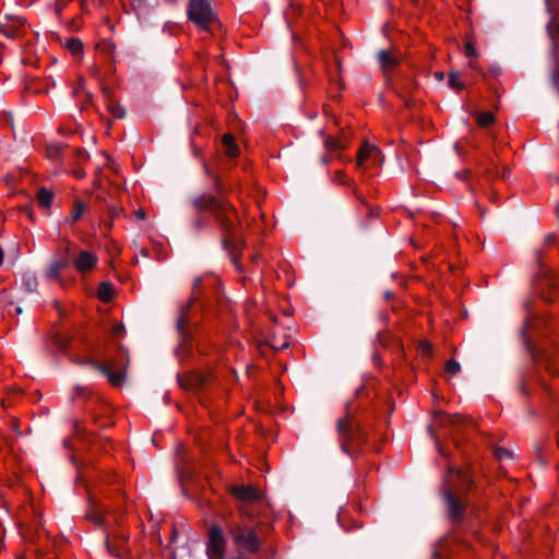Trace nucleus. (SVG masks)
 <instances>
[{
  "label": "nucleus",
  "mask_w": 559,
  "mask_h": 559,
  "mask_svg": "<svg viewBox=\"0 0 559 559\" xmlns=\"http://www.w3.org/2000/svg\"><path fill=\"white\" fill-rule=\"evenodd\" d=\"M370 160L373 163V165H382L383 163V156L381 152L374 153L372 156H370Z\"/></svg>",
  "instance_id": "24"
},
{
  "label": "nucleus",
  "mask_w": 559,
  "mask_h": 559,
  "mask_svg": "<svg viewBox=\"0 0 559 559\" xmlns=\"http://www.w3.org/2000/svg\"><path fill=\"white\" fill-rule=\"evenodd\" d=\"M444 499H445V502L448 504L450 515L452 518L459 516L460 515V510H461L460 503L456 502V500L454 499V497L450 492H447L444 495Z\"/></svg>",
  "instance_id": "12"
},
{
  "label": "nucleus",
  "mask_w": 559,
  "mask_h": 559,
  "mask_svg": "<svg viewBox=\"0 0 559 559\" xmlns=\"http://www.w3.org/2000/svg\"><path fill=\"white\" fill-rule=\"evenodd\" d=\"M7 20H9V16H7ZM11 22H2L0 21V26L2 31V35H4L8 38H13L17 35V27L22 26L24 24V19L21 16H14L10 17Z\"/></svg>",
  "instance_id": "7"
},
{
  "label": "nucleus",
  "mask_w": 559,
  "mask_h": 559,
  "mask_svg": "<svg viewBox=\"0 0 559 559\" xmlns=\"http://www.w3.org/2000/svg\"><path fill=\"white\" fill-rule=\"evenodd\" d=\"M324 145L326 148H338L340 147V142L333 138H328L324 142Z\"/></svg>",
  "instance_id": "22"
},
{
  "label": "nucleus",
  "mask_w": 559,
  "mask_h": 559,
  "mask_svg": "<svg viewBox=\"0 0 559 559\" xmlns=\"http://www.w3.org/2000/svg\"><path fill=\"white\" fill-rule=\"evenodd\" d=\"M96 262V254L90 251H81L78 258H75L73 261L75 269L81 273L92 270L95 266Z\"/></svg>",
  "instance_id": "5"
},
{
  "label": "nucleus",
  "mask_w": 559,
  "mask_h": 559,
  "mask_svg": "<svg viewBox=\"0 0 559 559\" xmlns=\"http://www.w3.org/2000/svg\"><path fill=\"white\" fill-rule=\"evenodd\" d=\"M66 47L71 51L72 55H80L83 49V44L80 39L70 38L66 43Z\"/></svg>",
  "instance_id": "15"
},
{
  "label": "nucleus",
  "mask_w": 559,
  "mask_h": 559,
  "mask_svg": "<svg viewBox=\"0 0 559 559\" xmlns=\"http://www.w3.org/2000/svg\"><path fill=\"white\" fill-rule=\"evenodd\" d=\"M477 121L480 126L487 127L495 121V116L491 112H481L478 115Z\"/></svg>",
  "instance_id": "17"
},
{
  "label": "nucleus",
  "mask_w": 559,
  "mask_h": 559,
  "mask_svg": "<svg viewBox=\"0 0 559 559\" xmlns=\"http://www.w3.org/2000/svg\"><path fill=\"white\" fill-rule=\"evenodd\" d=\"M270 345L273 349L281 350L288 346V342L286 340L280 342V341H276L275 338H272V340H270Z\"/></svg>",
  "instance_id": "19"
},
{
  "label": "nucleus",
  "mask_w": 559,
  "mask_h": 559,
  "mask_svg": "<svg viewBox=\"0 0 559 559\" xmlns=\"http://www.w3.org/2000/svg\"><path fill=\"white\" fill-rule=\"evenodd\" d=\"M374 153H379V148L376 145L365 143L357 155V164L360 166L365 160L370 159Z\"/></svg>",
  "instance_id": "8"
},
{
  "label": "nucleus",
  "mask_w": 559,
  "mask_h": 559,
  "mask_svg": "<svg viewBox=\"0 0 559 559\" xmlns=\"http://www.w3.org/2000/svg\"><path fill=\"white\" fill-rule=\"evenodd\" d=\"M112 115L118 118H122L124 116V110L120 108L119 106H116L112 110Z\"/></svg>",
  "instance_id": "25"
},
{
  "label": "nucleus",
  "mask_w": 559,
  "mask_h": 559,
  "mask_svg": "<svg viewBox=\"0 0 559 559\" xmlns=\"http://www.w3.org/2000/svg\"><path fill=\"white\" fill-rule=\"evenodd\" d=\"M35 286H36L35 280H34V278H31V280L27 282V287H28V289H33Z\"/></svg>",
  "instance_id": "29"
},
{
  "label": "nucleus",
  "mask_w": 559,
  "mask_h": 559,
  "mask_svg": "<svg viewBox=\"0 0 559 559\" xmlns=\"http://www.w3.org/2000/svg\"><path fill=\"white\" fill-rule=\"evenodd\" d=\"M424 349H425L426 352H429V350H430V345H429L428 343H425V344H424Z\"/></svg>",
  "instance_id": "30"
},
{
  "label": "nucleus",
  "mask_w": 559,
  "mask_h": 559,
  "mask_svg": "<svg viewBox=\"0 0 559 559\" xmlns=\"http://www.w3.org/2000/svg\"><path fill=\"white\" fill-rule=\"evenodd\" d=\"M15 312H16L17 314L22 313V308H21V307H16V308H15Z\"/></svg>",
  "instance_id": "32"
},
{
  "label": "nucleus",
  "mask_w": 559,
  "mask_h": 559,
  "mask_svg": "<svg viewBox=\"0 0 559 559\" xmlns=\"http://www.w3.org/2000/svg\"><path fill=\"white\" fill-rule=\"evenodd\" d=\"M464 53L467 57H474L476 56V49L471 43H466L464 47Z\"/></svg>",
  "instance_id": "23"
},
{
  "label": "nucleus",
  "mask_w": 559,
  "mask_h": 559,
  "mask_svg": "<svg viewBox=\"0 0 559 559\" xmlns=\"http://www.w3.org/2000/svg\"><path fill=\"white\" fill-rule=\"evenodd\" d=\"M225 555V538L222 530L213 526L210 531L207 556L210 559H222Z\"/></svg>",
  "instance_id": "3"
},
{
  "label": "nucleus",
  "mask_w": 559,
  "mask_h": 559,
  "mask_svg": "<svg viewBox=\"0 0 559 559\" xmlns=\"http://www.w3.org/2000/svg\"><path fill=\"white\" fill-rule=\"evenodd\" d=\"M231 535L235 544L243 549L257 551L260 547L258 536L249 527H236Z\"/></svg>",
  "instance_id": "2"
},
{
  "label": "nucleus",
  "mask_w": 559,
  "mask_h": 559,
  "mask_svg": "<svg viewBox=\"0 0 559 559\" xmlns=\"http://www.w3.org/2000/svg\"><path fill=\"white\" fill-rule=\"evenodd\" d=\"M448 84L452 88H455L459 91L464 87V84L461 81H459V72H456V71L450 72Z\"/></svg>",
  "instance_id": "16"
},
{
  "label": "nucleus",
  "mask_w": 559,
  "mask_h": 559,
  "mask_svg": "<svg viewBox=\"0 0 559 559\" xmlns=\"http://www.w3.org/2000/svg\"><path fill=\"white\" fill-rule=\"evenodd\" d=\"M83 212H84L83 204L82 203H76L75 209H74V211L72 213V217H71L72 222L78 221L81 217V215L83 214Z\"/></svg>",
  "instance_id": "20"
},
{
  "label": "nucleus",
  "mask_w": 559,
  "mask_h": 559,
  "mask_svg": "<svg viewBox=\"0 0 559 559\" xmlns=\"http://www.w3.org/2000/svg\"><path fill=\"white\" fill-rule=\"evenodd\" d=\"M135 215H136V217H139L140 219H144V218H145V212H144L142 209H139V210L135 212Z\"/></svg>",
  "instance_id": "28"
},
{
  "label": "nucleus",
  "mask_w": 559,
  "mask_h": 559,
  "mask_svg": "<svg viewBox=\"0 0 559 559\" xmlns=\"http://www.w3.org/2000/svg\"><path fill=\"white\" fill-rule=\"evenodd\" d=\"M377 60L381 70L386 72L399 63L400 58L394 52L382 49L377 52Z\"/></svg>",
  "instance_id": "6"
},
{
  "label": "nucleus",
  "mask_w": 559,
  "mask_h": 559,
  "mask_svg": "<svg viewBox=\"0 0 559 559\" xmlns=\"http://www.w3.org/2000/svg\"><path fill=\"white\" fill-rule=\"evenodd\" d=\"M231 493L239 500L251 502L260 498V492L251 485H235L230 488Z\"/></svg>",
  "instance_id": "4"
},
{
  "label": "nucleus",
  "mask_w": 559,
  "mask_h": 559,
  "mask_svg": "<svg viewBox=\"0 0 559 559\" xmlns=\"http://www.w3.org/2000/svg\"><path fill=\"white\" fill-rule=\"evenodd\" d=\"M67 265V262L62 259H56L51 262L49 267L47 269V276L49 278H57L59 272L61 269H63Z\"/></svg>",
  "instance_id": "11"
},
{
  "label": "nucleus",
  "mask_w": 559,
  "mask_h": 559,
  "mask_svg": "<svg viewBox=\"0 0 559 559\" xmlns=\"http://www.w3.org/2000/svg\"><path fill=\"white\" fill-rule=\"evenodd\" d=\"M53 194L47 189H40L37 194V201L43 207H49L52 202Z\"/></svg>",
  "instance_id": "14"
},
{
  "label": "nucleus",
  "mask_w": 559,
  "mask_h": 559,
  "mask_svg": "<svg viewBox=\"0 0 559 559\" xmlns=\"http://www.w3.org/2000/svg\"><path fill=\"white\" fill-rule=\"evenodd\" d=\"M433 76H435V79H436L438 82H441V81H443V80H444V73H443V72H440V71L436 72V73L433 74Z\"/></svg>",
  "instance_id": "27"
},
{
  "label": "nucleus",
  "mask_w": 559,
  "mask_h": 559,
  "mask_svg": "<svg viewBox=\"0 0 559 559\" xmlns=\"http://www.w3.org/2000/svg\"><path fill=\"white\" fill-rule=\"evenodd\" d=\"M2 260H3V251H2V249L0 248V264L2 263Z\"/></svg>",
  "instance_id": "31"
},
{
  "label": "nucleus",
  "mask_w": 559,
  "mask_h": 559,
  "mask_svg": "<svg viewBox=\"0 0 559 559\" xmlns=\"http://www.w3.org/2000/svg\"><path fill=\"white\" fill-rule=\"evenodd\" d=\"M188 15L201 28H206L209 23L214 20V13L207 0H190Z\"/></svg>",
  "instance_id": "1"
},
{
  "label": "nucleus",
  "mask_w": 559,
  "mask_h": 559,
  "mask_svg": "<svg viewBox=\"0 0 559 559\" xmlns=\"http://www.w3.org/2000/svg\"><path fill=\"white\" fill-rule=\"evenodd\" d=\"M99 370L106 374L108 381L115 386H120L124 382V373H115L107 366H100Z\"/></svg>",
  "instance_id": "9"
},
{
  "label": "nucleus",
  "mask_w": 559,
  "mask_h": 559,
  "mask_svg": "<svg viewBox=\"0 0 559 559\" xmlns=\"http://www.w3.org/2000/svg\"><path fill=\"white\" fill-rule=\"evenodd\" d=\"M112 296H114L112 286L107 282L102 283L98 287L99 299H102L103 301H109L112 298Z\"/></svg>",
  "instance_id": "13"
},
{
  "label": "nucleus",
  "mask_w": 559,
  "mask_h": 559,
  "mask_svg": "<svg viewBox=\"0 0 559 559\" xmlns=\"http://www.w3.org/2000/svg\"><path fill=\"white\" fill-rule=\"evenodd\" d=\"M461 370V366L455 360H450L445 364V371L450 374H456Z\"/></svg>",
  "instance_id": "18"
},
{
  "label": "nucleus",
  "mask_w": 559,
  "mask_h": 559,
  "mask_svg": "<svg viewBox=\"0 0 559 559\" xmlns=\"http://www.w3.org/2000/svg\"><path fill=\"white\" fill-rule=\"evenodd\" d=\"M496 456L499 460L512 459V453L507 449H497Z\"/></svg>",
  "instance_id": "21"
},
{
  "label": "nucleus",
  "mask_w": 559,
  "mask_h": 559,
  "mask_svg": "<svg viewBox=\"0 0 559 559\" xmlns=\"http://www.w3.org/2000/svg\"><path fill=\"white\" fill-rule=\"evenodd\" d=\"M223 143L225 146V152L228 156L235 157L238 155V147L235 144V140L230 134H225L223 138Z\"/></svg>",
  "instance_id": "10"
},
{
  "label": "nucleus",
  "mask_w": 559,
  "mask_h": 559,
  "mask_svg": "<svg viewBox=\"0 0 559 559\" xmlns=\"http://www.w3.org/2000/svg\"><path fill=\"white\" fill-rule=\"evenodd\" d=\"M347 426V419H340L337 421V428L340 431H343Z\"/></svg>",
  "instance_id": "26"
}]
</instances>
